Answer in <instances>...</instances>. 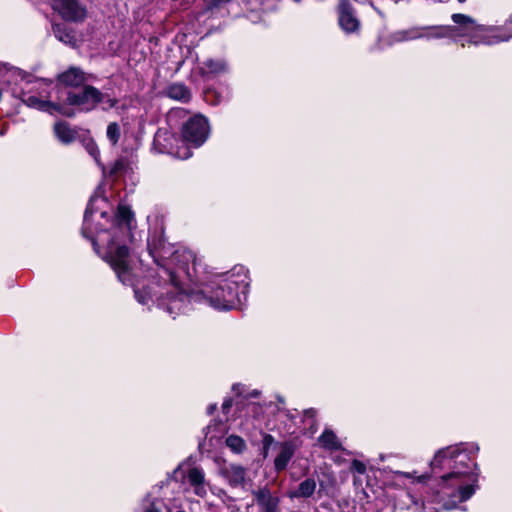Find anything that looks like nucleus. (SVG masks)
I'll return each mask as SVG.
<instances>
[{
  "label": "nucleus",
  "mask_w": 512,
  "mask_h": 512,
  "mask_svg": "<svg viewBox=\"0 0 512 512\" xmlns=\"http://www.w3.org/2000/svg\"><path fill=\"white\" fill-rule=\"evenodd\" d=\"M105 204L106 199L103 197L95 195L90 198L84 214L82 235L92 242L95 252L110 265L119 281L124 285L134 287L135 297L140 304L149 306L156 302L160 308L175 318L173 314L185 311L190 302V295L188 294L181 310L170 312L168 306L172 305L173 299L178 294L177 290L169 288L166 282L155 278L149 281L143 290L134 283V272L128 246L133 240L134 215L128 206L119 205L111 227L107 231L104 229V223L101 222V220H104L105 223L108 222L107 212L102 210V206Z\"/></svg>",
  "instance_id": "f257e3e1"
},
{
  "label": "nucleus",
  "mask_w": 512,
  "mask_h": 512,
  "mask_svg": "<svg viewBox=\"0 0 512 512\" xmlns=\"http://www.w3.org/2000/svg\"><path fill=\"white\" fill-rule=\"evenodd\" d=\"M430 465L433 472L437 469L450 472L440 477L437 487L423 501V508L429 512L457 509L459 503L469 500L476 492L478 477L471 467L475 464L471 463L463 444L438 450Z\"/></svg>",
  "instance_id": "f03ea898"
},
{
  "label": "nucleus",
  "mask_w": 512,
  "mask_h": 512,
  "mask_svg": "<svg viewBox=\"0 0 512 512\" xmlns=\"http://www.w3.org/2000/svg\"><path fill=\"white\" fill-rule=\"evenodd\" d=\"M147 247L149 255L157 266L155 279L166 282L169 288L178 291L168 310L170 312L181 310L188 298L185 281H193L196 276V255L186 247H175L167 243L161 232H154L148 237Z\"/></svg>",
  "instance_id": "7ed1b4c3"
},
{
  "label": "nucleus",
  "mask_w": 512,
  "mask_h": 512,
  "mask_svg": "<svg viewBox=\"0 0 512 512\" xmlns=\"http://www.w3.org/2000/svg\"><path fill=\"white\" fill-rule=\"evenodd\" d=\"M454 26H415L391 33L388 36L390 45L417 39L466 38V42L474 45H493L512 37H502L496 30L477 25L475 20L465 14H453Z\"/></svg>",
  "instance_id": "20e7f679"
},
{
  "label": "nucleus",
  "mask_w": 512,
  "mask_h": 512,
  "mask_svg": "<svg viewBox=\"0 0 512 512\" xmlns=\"http://www.w3.org/2000/svg\"><path fill=\"white\" fill-rule=\"evenodd\" d=\"M248 287V270L236 265L229 271L215 274L203 284L201 293L211 307L226 311L236 308L246 299Z\"/></svg>",
  "instance_id": "39448f33"
},
{
  "label": "nucleus",
  "mask_w": 512,
  "mask_h": 512,
  "mask_svg": "<svg viewBox=\"0 0 512 512\" xmlns=\"http://www.w3.org/2000/svg\"><path fill=\"white\" fill-rule=\"evenodd\" d=\"M52 84V80H38L34 83V86L29 91H22L20 98L29 107L36 108L41 111H46L50 114L59 112L66 116H73V113L68 112L59 104L48 100L50 97L48 88L51 87Z\"/></svg>",
  "instance_id": "423d86ee"
},
{
  "label": "nucleus",
  "mask_w": 512,
  "mask_h": 512,
  "mask_svg": "<svg viewBox=\"0 0 512 512\" xmlns=\"http://www.w3.org/2000/svg\"><path fill=\"white\" fill-rule=\"evenodd\" d=\"M66 103L76 106L80 111L89 112L96 108L99 103H104V109L113 108L116 100L105 97V95L97 88L91 85H85L80 91H70L67 93Z\"/></svg>",
  "instance_id": "0eeeda50"
},
{
  "label": "nucleus",
  "mask_w": 512,
  "mask_h": 512,
  "mask_svg": "<svg viewBox=\"0 0 512 512\" xmlns=\"http://www.w3.org/2000/svg\"><path fill=\"white\" fill-rule=\"evenodd\" d=\"M209 125L205 117L196 115L191 117L182 128V137L188 144L199 147L208 138Z\"/></svg>",
  "instance_id": "6e6552de"
},
{
  "label": "nucleus",
  "mask_w": 512,
  "mask_h": 512,
  "mask_svg": "<svg viewBox=\"0 0 512 512\" xmlns=\"http://www.w3.org/2000/svg\"><path fill=\"white\" fill-rule=\"evenodd\" d=\"M51 5L67 21L80 22L87 16V9L79 0H51Z\"/></svg>",
  "instance_id": "1a4fd4ad"
},
{
  "label": "nucleus",
  "mask_w": 512,
  "mask_h": 512,
  "mask_svg": "<svg viewBox=\"0 0 512 512\" xmlns=\"http://www.w3.org/2000/svg\"><path fill=\"white\" fill-rule=\"evenodd\" d=\"M258 512H280V497L267 486L252 491Z\"/></svg>",
  "instance_id": "9d476101"
},
{
  "label": "nucleus",
  "mask_w": 512,
  "mask_h": 512,
  "mask_svg": "<svg viewBox=\"0 0 512 512\" xmlns=\"http://www.w3.org/2000/svg\"><path fill=\"white\" fill-rule=\"evenodd\" d=\"M185 483L188 484L192 492L200 497L205 498L210 489V483L206 480L204 470L199 466H193L187 469L184 475Z\"/></svg>",
  "instance_id": "9b49d317"
},
{
  "label": "nucleus",
  "mask_w": 512,
  "mask_h": 512,
  "mask_svg": "<svg viewBox=\"0 0 512 512\" xmlns=\"http://www.w3.org/2000/svg\"><path fill=\"white\" fill-rule=\"evenodd\" d=\"M219 475L231 487H243L246 483L247 470L241 465L224 463L219 467Z\"/></svg>",
  "instance_id": "f8f14e48"
},
{
  "label": "nucleus",
  "mask_w": 512,
  "mask_h": 512,
  "mask_svg": "<svg viewBox=\"0 0 512 512\" xmlns=\"http://www.w3.org/2000/svg\"><path fill=\"white\" fill-rule=\"evenodd\" d=\"M89 75L81 68L71 66L64 72L57 75V81L60 85L66 87H79L89 81Z\"/></svg>",
  "instance_id": "ddd939ff"
},
{
  "label": "nucleus",
  "mask_w": 512,
  "mask_h": 512,
  "mask_svg": "<svg viewBox=\"0 0 512 512\" xmlns=\"http://www.w3.org/2000/svg\"><path fill=\"white\" fill-rule=\"evenodd\" d=\"M339 25L346 33L356 32L359 29L360 23L351 6L342 1L339 5Z\"/></svg>",
  "instance_id": "4468645a"
},
{
  "label": "nucleus",
  "mask_w": 512,
  "mask_h": 512,
  "mask_svg": "<svg viewBox=\"0 0 512 512\" xmlns=\"http://www.w3.org/2000/svg\"><path fill=\"white\" fill-rule=\"evenodd\" d=\"M228 71V64L225 59H207L200 66L202 76L215 77Z\"/></svg>",
  "instance_id": "2eb2a0df"
},
{
  "label": "nucleus",
  "mask_w": 512,
  "mask_h": 512,
  "mask_svg": "<svg viewBox=\"0 0 512 512\" xmlns=\"http://www.w3.org/2000/svg\"><path fill=\"white\" fill-rule=\"evenodd\" d=\"M54 133L57 139L64 144L72 143L78 137V130L65 121L55 123Z\"/></svg>",
  "instance_id": "dca6fc26"
},
{
  "label": "nucleus",
  "mask_w": 512,
  "mask_h": 512,
  "mask_svg": "<svg viewBox=\"0 0 512 512\" xmlns=\"http://www.w3.org/2000/svg\"><path fill=\"white\" fill-rule=\"evenodd\" d=\"M316 490V481L313 478H306L297 488L291 489L287 492L289 499L309 498Z\"/></svg>",
  "instance_id": "f3484780"
},
{
  "label": "nucleus",
  "mask_w": 512,
  "mask_h": 512,
  "mask_svg": "<svg viewBox=\"0 0 512 512\" xmlns=\"http://www.w3.org/2000/svg\"><path fill=\"white\" fill-rule=\"evenodd\" d=\"M294 454V447L291 443L285 442L281 445L279 454L274 460V466L277 471L284 470Z\"/></svg>",
  "instance_id": "a211bd4d"
},
{
  "label": "nucleus",
  "mask_w": 512,
  "mask_h": 512,
  "mask_svg": "<svg viewBox=\"0 0 512 512\" xmlns=\"http://www.w3.org/2000/svg\"><path fill=\"white\" fill-rule=\"evenodd\" d=\"M54 36L66 45L75 47L77 39L73 31L69 30L64 24H54L52 26Z\"/></svg>",
  "instance_id": "6ab92c4d"
},
{
  "label": "nucleus",
  "mask_w": 512,
  "mask_h": 512,
  "mask_svg": "<svg viewBox=\"0 0 512 512\" xmlns=\"http://www.w3.org/2000/svg\"><path fill=\"white\" fill-rule=\"evenodd\" d=\"M322 448L329 451H336L342 448L341 442L331 430H325L318 438Z\"/></svg>",
  "instance_id": "aec40b11"
},
{
  "label": "nucleus",
  "mask_w": 512,
  "mask_h": 512,
  "mask_svg": "<svg viewBox=\"0 0 512 512\" xmlns=\"http://www.w3.org/2000/svg\"><path fill=\"white\" fill-rule=\"evenodd\" d=\"M167 96L181 102H188L191 98L190 90L181 83H175L167 88Z\"/></svg>",
  "instance_id": "412c9836"
},
{
  "label": "nucleus",
  "mask_w": 512,
  "mask_h": 512,
  "mask_svg": "<svg viewBox=\"0 0 512 512\" xmlns=\"http://www.w3.org/2000/svg\"><path fill=\"white\" fill-rule=\"evenodd\" d=\"M226 445L235 453H241L246 448L245 441L237 435L228 436Z\"/></svg>",
  "instance_id": "4be33fe9"
},
{
  "label": "nucleus",
  "mask_w": 512,
  "mask_h": 512,
  "mask_svg": "<svg viewBox=\"0 0 512 512\" xmlns=\"http://www.w3.org/2000/svg\"><path fill=\"white\" fill-rule=\"evenodd\" d=\"M120 134V126L117 123L113 122L108 125L107 138L113 145L117 144V142L119 141Z\"/></svg>",
  "instance_id": "5701e85b"
},
{
  "label": "nucleus",
  "mask_w": 512,
  "mask_h": 512,
  "mask_svg": "<svg viewBox=\"0 0 512 512\" xmlns=\"http://www.w3.org/2000/svg\"><path fill=\"white\" fill-rule=\"evenodd\" d=\"M86 150L94 158V160L99 164L100 152H99V149H98L97 145L95 144V142H93L92 140L88 141L86 144Z\"/></svg>",
  "instance_id": "b1692460"
},
{
  "label": "nucleus",
  "mask_w": 512,
  "mask_h": 512,
  "mask_svg": "<svg viewBox=\"0 0 512 512\" xmlns=\"http://www.w3.org/2000/svg\"><path fill=\"white\" fill-rule=\"evenodd\" d=\"M316 410L313 408L307 409L304 411L303 417L304 422H307V424L312 427L315 424V417H316Z\"/></svg>",
  "instance_id": "393cba45"
},
{
  "label": "nucleus",
  "mask_w": 512,
  "mask_h": 512,
  "mask_svg": "<svg viewBox=\"0 0 512 512\" xmlns=\"http://www.w3.org/2000/svg\"><path fill=\"white\" fill-rule=\"evenodd\" d=\"M351 469L358 474H364L366 472V465L359 460H353Z\"/></svg>",
  "instance_id": "a878e982"
},
{
  "label": "nucleus",
  "mask_w": 512,
  "mask_h": 512,
  "mask_svg": "<svg viewBox=\"0 0 512 512\" xmlns=\"http://www.w3.org/2000/svg\"><path fill=\"white\" fill-rule=\"evenodd\" d=\"M248 410L253 413L254 417H260V415L263 413L262 407L256 403L249 404Z\"/></svg>",
  "instance_id": "bb28decb"
},
{
  "label": "nucleus",
  "mask_w": 512,
  "mask_h": 512,
  "mask_svg": "<svg viewBox=\"0 0 512 512\" xmlns=\"http://www.w3.org/2000/svg\"><path fill=\"white\" fill-rule=\"evenodd\" d=\"M205 99L207 102L212 104H217L220 102V100L216 99V91L214 90H207L205 93Z\"/></svg>",
  "instance_id": "cd10ccee"
},
{
  "label": "nucleus",
  "mask_w": 512,
  "mask_h": 512,
  "mask_svg": "<svg viewBox=\"0 0 512 512\" xmlns=\"http://www.w3.org/2000/svg\"><path fill=\"white\" fill-rule=\"evenodd\" d=\"M232 406V400L228 399V400H225L222 404V410L224 413H227L230 409V407Z\"/></svg>",
  "instance_id": "c85d7f7f"
},
{
  "label": "nucleus",
  "mask_w": 512,
  "mask_h": 512,
  "mask_svg": "<svg viewBox=\"0 0 512 512\" xmlns=\"http://www.w3.org/2000/svg\"><path fill=\"white\" fill-rule=\"evenodd\" d=\"M273 442V437L269 434H266L264 437V445L267 446Z\"/></svg>",
  "instance_id": "c756f323"
},
{
  "label": "nucleus",
  "mask_w": 512,
  "mask_h": 512,
  "mask_svg": "<svg viewBox=\"0 0 512 512\" xmlns=\"http://www.w3.org/2000/svg\"><path fill=\"white\" fill-rule=\"evenodd\" d=\"M123 166V163L121 161H118L115 163L114 168L112 170V173H118L120 168Z\"/></svg>",
  "instance_id": "7c9ffc66"
},
{
  "label": "nucleus",
  "mask_w": 512,
  "mask_h": 512,
  "mask_svg": "<svg viewBox=\"0 0 512 512\" xmlns=\"http://www.w3.org/2000/svg\"><path fill=\"white\" fill-rule=\"evenodd\" d=\"M146 512H161L158 507L155 506V504H151L147 509Z\"/></svg>",
  "instance_id": "2f4dec72"
},
{
  "label": "nucleus",
  "mask_w": 512,
  "mask_h": 512,
  "mask_svg": "<svg viewBox=\"0 0 512 512\" xmlns=\"http://www.w3.org/2000/svg\"><path fill=\"white\" fill-rule=\"evenodd\" d=\"M163 135H166V133H162L161 131H158L155 135V142L160 143Z\"/></svg>",
  "instance_id": "473e14b6"
},
{
  "label": "nucleus",
  "mask_w": 512,
  "mask_h": 512,
  "mask_svg": "<svg viewBox=\"0 0 512 512\" xmlns=\"http://www.w3.org/2000/svg\"><path fill=\"white\" fill-rule=\"evenodd\" d=\"M191 156V153L190 151L188 150H185L183 154H178V157L182 158V159H187Z\"/></svg>",
  "instance_id": "72a5a7b5"
},
{
  "label": "nucleus",
  "mask_w": 512,
  "mask_h": 512,
  "mask_svg": "<svg viewBox=\"0 0 512 512\" xmlns=\"http://www.w3.org/2000/svg\"><path fill=\"white\" fill-rule=\"evenodd\" d=\"M215 409H216V405H215V404H213V405H209V406L207 407V413H208V414H212V413L215 411Z\"/></svg>",
  "instance_id": "f704fd0d"
},
{
  "label": "nucleus",
  "mask_w": 512,
  "mask_h": 512,
  "mask_svg": "<svg viewBox=\"0 0 512 512\" xmlns=\"http://www.w3.org/2000/svg\"><path fill=\"white\" fill-rule=\"evenodd\" d=\"M259 395V392L257 390H254L252 393H250L251 397H257Z\"/></svg>",
  "instance_id": "c9c22d12"
},
{
  "label": "nucleus",
  "mask_w": 512,
  "mask_h": 512,
  "mask_svg": "<svg viewBox=\"0 0 512 512\" xmlns=\"http://www.w3.org/2000/svg\"><path fill=\"white\" fill-rule=\"evenodd\" d=\"M412 501L414 504H417V501L412 497Z\"/></svg>",
  "instance_id": "e433bc0d"
},
{
  "label": "nucleus",
  "mask_w": 512,
  "mask_h": 512,
  "mask_svg": "<svg viewBox=\"0 0 512 512\" xmlns=\"http://www.w3.org/2000/svg\"><path fill=\"white\" fill-rule=\"evenodd\" d=\"M460 3H464L466 0H458Z\"/></svg>",
  "instance_id": "4c0bfd02"
},
{
  "label": "nucleus",
  "mask_w": 512,
  "mask_h": 512,
  "mask_svg": "<svg viewBox=\"0 0 512 512\" xmlns=\"http://www.w3.org/2000/svg\"><path fill=\"white\" fill-rule=\"evenodd\" d=\"M176 512H186V511H183V510H178V511H176Z\"/></svg>",
  "instance_id": "58836bf2"
}]
</instances>
